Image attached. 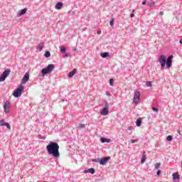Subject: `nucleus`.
Wrapping results in <instances>:
<instances>
[{"label": "nucleus", "mask_w": 182, "mask_h": 182, "mask_svg": "<svg viewBox=\"0 0 182 182\" xmlns=\"http://www.w3.org/2000/svg\"><path fill=\"white\" fill-rule=\"evenodd\" d=\"M73 52H77V48L74 47V48H73Z\"/></svg>", "instance_id": "4c0bfd02"}, {"label": "nucleus", "mask_w": 182, "mask_h": 182, "mask_svg": "<svg viewBox=\"0 0 182 182\" xmlns=\"http://www.w3.org/2000/svg\"><path fill=\"white\" fill-rule=\"evenodd\" d=\"M25 87L23 85H20L18 87H17L14 92H13V96L14 97H21L22 96V92H23Z\"/></svg>", "instance_id": "20e7f679"}, {"label": "nucleus", "mask_w": 182, "mask_h": 182, "mask_svg": "<svg viewBox=\"0 0 182 182\" xmlns=\"http://www.w3.org/2000/svg\"><path fill=\"white\" fill-rule=\"evenodd\" d=\"M102 0H99V1L100 2Z\"/></svg>", "instance_id": "09e8293b"}, {"label": "nucleus", "mask_w": 182, "mask_h": 182, "mask_svg": "<svg viewBox=\"0 0 182 182\" xmlns=\"http://www.w3.org/2000/svg\"><path fill=\"white\" fill-rule=\"evenodd\" d=\"M60 52L61 53H65L66 52V48L65 47H61L60 48Z\"/></svg>", "instance_id": "393cba45"}, {"label": "nucleus", "mask_w": 182, "mask_h": 182, "mask_svg": "<svg viewBox=\"0 0 182 182\" xmlns=\"http://www.w3.org/2000/svg\"><path fill=\"white\" fill-rule=\"evenodd\" d=\"M146 4H147V0L142 1V5H146Z\"/></svg>", "instance_id": "e433bc0d"}, {"label": "nucleus", "mask_w": 182, "mask_h": 182, "mask_svg": "<svg viewBox=\"0 0 182 182\" xmlns=\"http://www.w3.org/2000/svg\"><path fill=\"white\" fill-rule=\"evenodd\" d=\"M48 154L54 157V159H59L60 153H59V144L55 141H50L46 146Z\"/></svg>", "instance_id": "f257e3e1"}, {"label": "nucleus", "mask_w": 182, "mask_h": 182, "mask_svg": "<svg viewBox=\"0 0 182 182\" xmlns=\"http://www.w3.org/2000/svg\"><path fill=\"white\" fill-rule=\"evenodd\" d=\"M173 181H176V180H180V175L178 173H173L172 175Z\"/></svg>", "instance_id": "9b49d317"}, {"label": "nucleus", "mask_w": 182, "mask_h": 182, "mask_svg": "<svg viewBox=\"0 0 182 182\" xmlns=\"http://www.w3.org/2000/svg\"><path fill=\"white\" fill-rule=\"evenodd\" d=\"M4 113L6 114H8V113H9V112H11V104L9 102V101H4Z\"/></svg>", "instance_id": "423d86ee"}, {"label": "nucleus", "mask_w": 182, "mask_h": 182, "mask_svg": "<svg viewBox=\"0 0 182 182\" xmlns=\"http://www.w3.org/2000/svg\"><path fill=\"white\" fill-rule=\"evenodd\" d=\"M37 50L39 52H42V49H43V43H40L36 47Z\"/></svg>", "instance_id": "2eb2a0df"}, {"label": "nucleus", "mask_w": 182, "mask_h": 182, "mask_svg": "<svg viewBox=\"0 0 182 182\" xmlns=\"http://www.w3.org/2000/svg\"><path fill=\"white\" fill-rule=\"evenodd\" d=\"M100 114L102 116H107L109 114V104H105V107L101 110Z\"/></svg>", "instance_id": "0eeeda50"}, {"label": "nucleus", "mask_w": 182, "mask_h": 182, "mask_svg": "<svg viewBox=\"0 0 182 182\" xmlns=\"http://www.w3.org/2000/svg\"><path fill=\"white\" fill-rule=\"evenodd\" d=\"M100 56L101 58H103V59H106V58H109V56H110V54L107 52L101 53Z\"/></svg>", "instance_id": "4468645a"}, {"label": "nucleus", "mask_w": 182, "mask_h": 182, "mask_svg": "<svg viewBox=\"0 0 182 182\" xmlns=\"http://www.w3.org/2000/svg\"><path fill=\"white\" fill-rule=\"evenodd\" d=\"M178 134H180L181 136H182V134H181L180 130H178Z\"/></svg>", "instance_id": "c03bdc74"}, {"label": "nucleus", "mask_w": 182, "mask_h": 182, "mask_svg": "<svg viewBox=\"0 0 182 182\" xmlns=\"http://www.w3.org/2000/svg\"><path fill=\"white\" fill-rule=\"evenodd\" d=\"M5 79H6V77L4 75V74H1L0 76V82H5Z\"/></svg>", "instance_id": "4be33fe9"}, {"label": "nucleus", "mask_w": 182, "mask_h": 182, "mask_svg": "<svg viewBox=\"0 0 182 182\" xmlns=\"http://www.w3.org/2000/svg\"><path fill=\"white\" fill-rule=\"evenodd\" d=\"M139 102H140V92L135 91L132 103L134 105H139Z\"/></svg>", "instance_id": "39448f33"}, {"label": "nucleus", "mask_w": 182, "mask_h": 182, "mask_svg": "<svg viewBox=\"0 0 182 182\" xmlns=\"http://www.w3.org/2000/svg\"><path fill=\"white\" fill-rule=\"evenodd\" d=\"M109 25L110 26H113L114 25V19H111L110 22H109Z\"/></svg>", "instance_id": "c85d7f7f"}, {"label": "nucleus", "mask_w": 182, "mask_h": 182, "mask_svg": "<svg viewBox=\"0 0 182 182\" xmlns=\"http://www.w3.org/2000/svg\"><path fill=\"white\" fill-rule=\"evenodd\" d=\"M100 141L101 143H110V139H107L105 137H102L100 139Z\"/></svg>", "instance_id": "a211bd4d"}, {"label": "nucleus", "mask_w": 182, "mask_h": 182, "mask_svg": "<svg viewBox=\"0 0 182 182\" xmlns=\"http://www.w3.org/2000/svg\"><path fill=\"white\" fill-rule=\"evenodd\" d=\"M26 11H28V9L26 8L21 9L20 11L18 12L17 16H22V15H25V14H26Z\"/></svg>", "instance_id": "9d476101"}, {"label": "nucleus", "mask_w": 182, "mask_h": 182, "mask_svg": "<svg viewBox=\"0 0 182 182\" xmlns=\"http://www.w3.org/2000/svg\"><path fill=\"white\" fill-rule=\"evenodd\" d=\"M179 43L182 45V38L179 41Z\"/></svg>", "instance_id": "37998d69"}, {"label": "nucleus", "mask_w": 182, "mask_h": 182, "mask_svg": "<svg viewBox=\"0 0 182 182\" xmlns=\"http://www.w3.org/2000/svg\"><path fill=\"white\" fill-rule=\"evenodd\" d=\"M97 33L98 35H100V33H102V31H98Z\"/></svg>", "instance_id": "a18cd8bd"}, {"label": "nucleus", "mask_w": 182, "mask_h": 182, "mask_svg": "<svg viewBox=\"0 0 182 182\" xmlns=\"http://www.w3.org/2000/svg\"><path fill=\"white\" fill-rule=\"evenodd\" d=\"M44 55H45V58H50V52L46 51Z\"/></svg>", "instance_id": "5701e85b"}, {"label": "nucleus", "mask_w": 182, "mask_h": 182, "mask_svg": "<svg viewBox=\"0 0 182 182\" xmlns=\"http://www.w3.org/2000/svg\"><path fill=\"white\" fill-rule=\"evenodd\" d=\"M146 85L147 87H151V86H152L151 82L150 81H147L146 82Z\"/></svg>", "instance_id": "cd10ccee"}, {"label": "nucleus", "mask_w": 182, "mask_h": 182, "mask_svg": "<svg viewBox=\"0 0 182 182\" xmlns=\"http://www.w3.org/2000/svg\"><path fill=\"white\" fill-rule=\"evenodd\" d=\"M53 69H55V65L49 64L46 68H43L41 70L42 76H46V75H49V73H52L53 72Z\"/></svg>", "instance_id": "7ed1b4c3"}, {"label": "nucleus", "mask_w": 182, "mask_h": 182, "mask_svg": "<svg viewBox=\"0 0 182 182\" xmlns=\"http://www.w3.org/2000/svg\"><path fill=\"white\" fill-rule=\"evenodd\" d=\"M152 110H153L154 112H159V109H158V108H156V107H153V108H152Z\"/></svg>", "instance_id": "c9c22d12"}, {"label": "nucleus", "mask_w": 182, "mask_h": 182, "mask_svg": "<svg viewBox=\"0 0 182 182\" xmlns=\"http://www.w3.org/2000/svg\"><path fill=\"white\" fill-rule=\"evenodd\" d=\"M61 102H65V100H62Z\"/></svg>", "instance_id": "de8ad7c7"}, {"label": "nucleus", "mask_w": 182, "mask_h": 182, "mask_svg": "<svg viewBox=\"0 0 182 182\" xmlns=\"http://www.w3.org/2000/svg\"><path fill=\"white\" fill-rule=\"evenodd\" d=\"M146 151H144L142 153V157L141 159V164H144V163L146 162Z\"/></svg>", "instance_id": "ddd939ff"}, {"label": "nucleus", "mask_w": 182, "mask_h": 182, "mask_svg": "<svg viewBox=\"0 0 182 182\" xmlns=\"http://www.w3.org/2000/svg\"><path fill=\"white\" fill-rule=\"evenodd\" d=\"M161 174V170H158L156 172V175L157 176H160Z\"/></svg>", "instance_id": "f704fd0d"}, {"label": "nucleus", "mask_w": 182, "mask_h": 182, "mask_svg": "<svg viewBox=\"0 0 182 182\" xmlns=\"http://www.w3.org/2000/svg\"><path fill=\"white\" fill-rule=\"evenodd\" d=\"M41 139H45L44 137L41 138Z\"/></svg>", "instance_id": "8fccbe9b"}, {"label": "nucleus", "mask_w": 182, "mask_h": 182, "mask_svg": "<svg viewBox=\"0 0 182 182\" xmlns=\"http://www.w3.org/2000/svg\"><path fill=\"white\" fill-rule=\"evenodd\" d=\"M134 16V13L131 14V18H133Z\"/></svg>", "instance_id": "79ce46f5"}, {"label": "nucleus", "mask_w": 182, "mask_h": 182, "mask_svg": "<svg viewBox=\"0 0 182 182\" xmlns=\"http://www.w3.org/2000/svg\"><path fill=\"white\" fill-rule=\"evenodd\" d=\"M114 82V80L113 78L109 79V85L110 86H113V83Z\"/></svg>", "instance_id": "c756f323"}, {"label": "nucleus", "mask_w": 182, "mask_h": 182, "mask_svg": "<svg viewBox=\"0 0 182 182\" xmlns=\"http://www.w3.org/2000/svg\"><path fill=\"white\" fill-rule=\"evenodd\" d=\"M136 124L137 127H140L141 126V118H138L136 119Z\"/></svg>", "instance_id": "aec40b11"}, {"label": "nucleus", "mask_w": 182, "mask_h": 182, "mask_svg": "<svg viewBox=\"0 0 182 182\" xmlns=\"http://www.w3.org/2000/svg\"><path fill=\"white\" fill-rule=\"evenodd\" d=\"M61 8H63V3L62 2H58L55 4V9H60Z\"/></svg>", "instance_id": "f3484780"}, {"label": "nucleus", "mask_w": 182, "mask_h": 182, "mask_svg": "<svg viewBox=\"0 0 182 182\" xmlns=\"http://www.w3.org/2000/svg\"><path fill=\"white\" fill-rule=\"evenodd\" d=\"M106 95H107V96H110V92H109V91H107Z\"/></svg>", "instance_id": "ea45409f"}, {"label": "nucleus", "mask_w": 182, "mask_h": 182, "mask_svg": "<svg viewBox=\"0 0 182 182\" xmlns=\"http://www.w3.org/2000/svg\"><path fill=\"white\" fill-rule=\"evenodd\" d=\"M129 130H133V127H132V126H130V127H129Z\"/></svg>", "instance_id": "a19ab883"}, {"label": "nucleus", "mask_w": 182, "mask_h": 182, "mask_svg": "<svg viewBox=\"0 0 182 182\" xmlns=\"http://www.w3.org/2000/svg\"><path fill=\"white\" fill-rule=\"evenodd\" d=\"M160 166H161V163H156L155 164V168L157 170L158 168H160Z\"/></svg>", "instance_id": "bb28decb"}, {"label": "nucleus", "mask_w": 182, "mask_h": 182, "mask_svg": "<svg viewBox=\"0 0 182 182\" xmlns=\"http://www.w3.org/2000/svg\"><path fill=\"white\" fill-rule=\"evenodd\" d=\"M28 80H29V74H28V73H26L24 75L23 79H22V80H21V83H22L23 85H25V83H26V82H28Z\"/></svg>", "instance_id": "1a4fd4ad"}, {"label": "nucleus", "mask_w": 182, "mask_h": 182, "mask_svg": "<svg viewBox=\"0 0 182 182\" xmlns=\"http://www.w3.org/2000/svg\"><path fill=\"white\" fill-rule=\"evenodd\" d=\"M159 15H161V16L164 15V12H163V11H160V12H159Z\"/></svg>", "instance_id": "58836bf2"}, {"label": "nucleus", "mask_w": 182, "mask_h": 182, "mask_svg": "<svg viewBox=\"0 0 182 182\" xmlns=\"http://www.w3.org/2000/svg\"><path fill=\"white\" fill-rule=\"evenodd\" d=\"M167 141H171L173 140V136L169 135L166 137Z\"/></svg>", "instance_id": "b1692460"}, {"label": "nucleus", "mask_w": 182, "mask_h": 182, "mask_svg": "<svg viewBox=\"0 0 182 182\" xmlns=\"http://www.w3.org/2000/svg\"><path fill=\"white\" fill-rule=\"evenodd\" d=\"M147 5L149 6L153 7L156 6V2L154 1H150V2H147Z\"/></svg>", "instance_id": "412c9836"}, {"label": "nucleus", "mask_w": 182, "mask_h": 182, "mask_svg": "<svg viewBox=\"0 0 182 182\" xmlns=\"http://www.w3.org/2000/svg\"><path fill=\"white\" fill-rule=\"evenodd\" d=\"M6 122H5V121H4V119L0 120V126H5L4 124H5Z\"/></svg>", "instance_id": "473e14b6"}, {"label": "nucleus", "mask_w": 182, "mask_h": 182, "mask_svg": "<svg viewBox=\"0 0 182 182\" xmlns=\"http://www.w3.org/2000/svg\"><path fill=\"white\" fill-rule=\"evenodd\" d=\"M110 157L109 156H107V157H104L100 159V164H101V166H105V164H106L107 163V161H109Z\"/></svg>", "instance_id": "6e6552de"}, {"label": "nucleus", "mask_w": 182, "mask_h": 182, "mask_svg": "<svg viewBox=\"0 0 182 182\" xmlns=\"http://www.w3.org/2000/svg\"><path fill=\"white\" fill-rule=\"evenodd\" d=\"M11 73V70L9 69H7V70H5L4 72H3V75L6 77H8L9 76V74Z\"/></svg>", "instance_id": "dca6fc26"}, {"label": "nucleus", "mask_w": 182, "mask_h": 182, "mask_svg": "<svg viewBox=\"0 0 182 182\" xmlns=\"http://www.w3.org/2000/svg\"><path fill=\"white\" fill-rule=\"evenodd\" d=\"M159 62L161 65V69L162 70H164V68H166V65L168 69H170L173 63V55H169L168 58L166 59V57L162 55L159 57Z\"/></svg>", "instance_id": "f03ea898"}, {"label": "nucleus", "mask_w": 182, "mask_h": 182, "mask_svg": "<svg viewBox=\"0 0 182 182\" xmlns=\"http://www.w3.org/2000/svg\"><path fill=\"white\" fill-rule=\"evenodd\" d=\"M3 125L6 126L7 129H9V130H11V125L9 124V123L6 122L5 124H3Z\"/></svg>", "instance_id": "a878e982"}, {"label": "nucleus", "mask_w": 182, "mask_h": 182, "mask_svg": "<svg viewBox=\"0 0 182 182\" xmlns=\"http://www.w3.org/2000/svg\"><path fill=\"white\" fill-rule=\"evenodd\" d=\"M76 73V68L73 69L71 72L68 73V77H73Z\"/></svg>", "instance_id": "6ab92c4d"}, {"label": "nucleus", "mask_w": 182, "mask_h": 182, "mask_svg": "<svg viewBox=\"0 0 182 182\" xmlns=\"http://www.w3.org/2000/svg\"><path fill=\"white\" fill-rule=\"evenodd\" d=\"M84 173H90V174H95L96 173V170H95L93 168H88L87 170H85Z\"/></svg>", "instance_id": "f8f14e48"}, {"label": "nucleus", "mask_w": 182, "mask_h": 182, "mask_svg": "<svg viewBox=\"0 0 182 182\" xmlns=\"http://www.w3.org/2000/svg\"><path fill=\"white\" fill-rule=\"evenodd\" d=\"M85 127H86V125L85 124H79L80 129H85Z\"/></svg>", "instance_id": "2f4dec72"}, {"label": "nucleus", "mask_w": 182, "mask_h": 182, "mask_svg": "<svg viewBox=\"0 0 182 182\" xmlns=\"http://www.w3.org/2000/svg\"><path fill=\"white\" fill-rule=\"evenodd\" d=\"M92 161L94 163H100V159H92Z\"/></svg>", "instance_id": "7c9ffc66"}, {"label": "nucleus", "mask_w": 182, "mask_h": 182, "mask_svg": "<svg viewBox=\"0 0 182 182\" xmlns=\"http://www.w3.org/2000/svg\"><path fill=\"white\" fill-rule=\"evenodd\" d=\"M68 56H69V55H68V54H65V57H68Z\"/></svg>", "instance_id": "49530a36"}, {"label": "nucleus", "mask_w": 182, "mask_h": 182, "mask_svg": "<svg viewBox=\"0 0 182 182\" xmlns=\"http://www.w3.org/2000/svg\"><path fill=\"white\" fill-rule=\"evenodd\" d=\"M138 140L137 139H131L130 143H137Z\"/></svg>", "instance_id": "72a5a7b5"}]
</instances>
